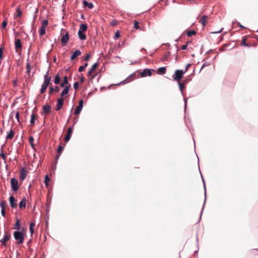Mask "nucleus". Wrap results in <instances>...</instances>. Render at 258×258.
Returning a JSON list of instances; mask_svg holds the SVG:
<instances>
[{
  "label": "nucleus",
  "instance_id": "680f3d73",
  "mask_svg": "<svg viewBox=\"0 0 258 258\" xmlns=\"http://www.w3.org/2000/svg\"><path fill=\"white\" fill-rule=\"evenodd\" d=\"M85 68H86L88 66V63H86L84 66H83Z\"/></svg>",
  "mask_w": 258,
  "mask_h": 258
},
{
  "label": "nucleus",
  "instance_id": "e2e57ef3",
  "mask_svg": "<svg viewBox=\"0 0 258 258\" xmlns=\"http://www.w3.org/2000/svg\"><path fill=\"white\" fill-rule=\"evenodd\" d=\"M167 55H165L164 58L163 59V60H165L167 59Z\"/></svg>",
  "mask_w": 258,
  "mask_h": 258
},
{
  "label": "nucleus",
  "instance_id": "c85d7f7f",
  "mask_svg": "<svg viewBox=\"0 0 258 258\" xmlns=\"http://www.w3.org/2000/svg\"><path fill=\"white\" fill-rule=\"evenodd\" d=\"M26 207V199H23L19 203L20 208H25Z\"/></svg>",
  "mask_w": 258,
  "mask_h": 258
},
{
  "label": "nucleus",
  "instance_id": "ea45409f",
  "mask_svg": "<svg viewBox=\"0 0 258 258\" xmlns=\"http://www.w3.org/2000/svg\"><path fill=\"white\" fill-rule=\"evenodd\" d=\"M50 181V179L48 175H46L45 177V183L46 186L48 185V182Z\"/></svg>",
  "mask_w": 258,
  "mask_h": 258
},
{
  "label": "nucleus",
  "instance_id": "f3484780",
  "mask_svg": "<svg viewBox=\"0 0 258 258\" xmlns=\"http://www.w3.org/2000/svg\"><path fill=\"white\" fill-rule=\"evenodd\" d=\"M9 201L10 206L12 208H14L17 207V204H16V200L13 196H10L9 198Z\"/></svg>",
  "mask_w": 258,
  "mask_h": 258
},
{
  "label": "nucleus",
  "instance_id": "5fc2aeb1",
  "mask_svg": "<svg viewBox=\"0 0 258 258\" xmlns=\"http://www.w3.org/2000/svg\"><path fill=\"white\" fill-rule=\"evenodd\" d=\"M187 45L186 44H184L181 46V49L185 50L187 48Z\"/></svg>",
  "mask_w": 258,
  "mask_h": 258
},
{
  "label": "nucleus",
  "instance_id": "4c0bfd02",
  "mask_svg": "<svg viewBox=\"0 0 258 258\" xmlns=\"http://www.w3.org/2000/svg\"><path fill=\"white\" fill-rule=\"evenodd\" d=\"M246 39L245 38H244L242 39L241 45L242 46H249V45L246 43Z\"/></svg>",
  "mask_w": 258,
  "mask_h": 258
},
{
  "label": "nucleus",
  "instance_id": "09e8293b",
  "mask_svg": "<svg viewBox=\"0 0 258 258\" xmlns=\"http://www.w3.org/2000/svg\"><path fill=\"white\" fill-rule=\"evenodd\" d=\"M54 91V88L52 87H50L49 90V94H51Z\"/></svg>",
  "mask_w": 258,
  "mask_h": 258
},
{
  "label": "nucleus",
  "instance_id": "f704fd0d",
  "mask_svg": "<svg viewBox=\"0 0 258 258\" xmlns=\"http://www.w3.org/2000/svg\"><path fill=\"white\" fill-rule=\"evenodd\" d=\"M4 49V48L3 47L0 48V63H1L2 60L4 58V56H3Z\"/></svg>",
  "mask_w": 258,
  "mask_h": 258
},
{
  "label": "nucleus",
  "instance_id": "bf43d9fd",
  "mask_svg": "<svg viewBox=\"0 0 258 258\" xmlns=\"http://www.w3.org/2000/svg\"><path fill=\"white\" fill-rule=\"evenodd\" d=\"M13 84L14 85H17V81L16 80H15L13 81Z\"/></svg>",
  "mask_w": 258,
  "mask_h": 258
},
{
  "label": "nucleus",
  "instance_id": "cd10ccee",
  "mask_svg": "<svg viewBox=\"0 0 258 258\" xmlns=\"http://www.w3.org/2000/svg\"><path fill=\"white\" fill-rule=\"evenodd\" d=\"M63 149V147L60 145L59 146L58 149H57V155L56 156V159H57L59 158V155L61 153L62 150Z\"/></svg>",
  "mask_w": 258,
  "mask_h": 258
},
{
  "label": "nucleus",
  "instance_id": "3c124183",
  "mask_svg": "<svg viewBox=\"0 0 258 258\" xmlns=\"http://www.w3.org/2000/svg\"><path fill=\"white\" fill-rule=\"evenodd\" d=\"M0 156L4 159L5 160L6 159V155L5 154L2 153L0 155Z\"/></svg>",
  "mask_w": 258,
  "mask_h": 258
},
{
  "label": "nucleus",
  "instance_id": "49530a36",
  "mask_svg": "<svg viewBox=\"0 0 258 258\" xmlns=\"http://www.w3.org/2000/svg\"><path fill=\"white\" fill-rule=\"evenodd\" d=\"M15 115H16V118H17V121H18V122H20V119H19V116H19V112H18V111H17V112H16Z\"/></svg>",
  "mask_w": 258,
  "mask_h": 258
},
{
  "label": "nucleus",
  "instance_id": "9b49d317",
  "mask_svg": "<svg viewBox=\"0 0 258 258\" xmlns=\"http://www.w3.org/2000/svg\"><path fill=\"white\" fill-rule=\"evenodd\" d=\"M63 99L62 98H58L57 100V104L55 110L56 111L59 110L63 106Z\"/></svg>",
  "mask_w": 258,
  "mask_h": 258
},
{
  "label": "nucleus",
  "instance_id": "393cba45",
  "mask_svg": "<svg viewBox=\"0 0 258 258\" xmlns=\"http://www.w3.org/2000/svg\"><path fill=\"white\" fill-rule=\"evenodd\" d=\"M37 118V114L32 113L31 116L30 123L31 125H33L35 123V120Z\"/></svg>",
  "mask_w": 258,
  "mask_h": 258
},
{
  "label": "nucleus",
  "instance_id": "f03ea898",
  "mask_svg": "<svg viewBox=\"0 0 258 258\" xmlns=\"http://www.w3.org/2000/svg\"><path fill=\"white\" fill-rule=\"evenodd\" d=\"M184 74L185 71H183V70H177L175 71L173 79L177 82H179Z\"/></svg>",
  "mask_w": 258,
  "mask_h": 258
},
{
  "label": "nucleus",
  "instance_id": "a18cd8bd",
  "mask_svg": "<svg viewBox=\"0 0 258 258\" xmlns=\"http://www.w3.org/2000/svg\"><path fill=\"white\" fill-rule=\"evenodd\" d=\"M78 86H79V83L78 82H75V83L74 84V88L75 89H77L78 88Z\"/></svg>",
  "mask_w": 258,
  "mask_h": 258
},
{
  "label": "nucleus",
  "instance_id": "2f4dec72",
  "mask_svg": "<svg viewBox=\"0 0 258 258\" xmlns=\"http://www.w3.org/2000/svg\"><path fill=\"white\" fill-rule=\"evenodd\" d=\"M35 223L31 222L30 225V232L31 235L34 232V227L35 226Z\"/></svg>",
  "mask_w": 258,
  "mask_h": 258
},
{
  "label": "nucleus",
  "instance_id": "052dcab7",
  "mask_svg": "<svg viewBox=\"0 0 258 258\" xmlns=\"http://www.w3.org/2000/svg\"><path fill=\"white\" fill-rule=\"evenodd\" d=\"M111 25L112 26H115L116 25V22H112Z\"/></svg>",
  "mask_w": 258,
  "mask_h": 258
},
{
  "label": "nucleus",
  "instance_id": "4d7b16f0",
  "mask_svg": "<svg viewBox=\"0 0 258 258\" xmlns=\"http://www.w3.org/2000/svg\"><path fill=\"white\" fill-rule=\"evenodd\" d=\"M223 30V28L221 29L219 31H214V32H212V33H220Z\"/></svg>",
  "mask_w": 258,
  "mask_h": 258
},
{
  "label": "nucleus",
  "instance_id": "a878e982",
  "mask_svg": "<svg viewBox=\"0 0 258 258\" xmlns=\"http://www.w3.org/2000/svg\"><path fill=\"white\" fill-rule=\"evenodd\" d=\"M87 25L86 24H81L80 25V29L79 30L85 32L87 29Z\"/></svg>",
  "mask_w": 258,
  "mask_h": 258
},
{
  "label": "nucleus",
  "instance_id": "f257e3e1",
  "mask_svg": "<svg viewBox=\"0 0 258 258\" xmlns=\"http://www.w3.org/2000/svg\"><path fill=\"white\" fill-rule=\"evenodd\" d=\"M14 237L18 244H22L24 240V236L23 232L16 231L14 232Z\"/></svg>",
  "mask_w": 258,
  "mask_h": 258
},
{
  "label": "nucleus",
  "instance_id": "39448f33",
  "mask_svg": "<svg viewBox=\"0 0 258 258\" xmlns=\"http://www.w3.org/2000/svg\"><path fill=\"white\" fill-rule=\"evenodd\" d=\"M48 22L47 20H44L42 21V26L39 30V35L40 36L44 35L45 33V29L48 25Z\"/></svg>",
  "mask_w": 258,
  "mask_h": 258
},
{
  "label": "nucleus",
  "instance_id": "0e129e2a",
  "mask_svg": "<svg viewBox=\"0 0 258 258\" xmlns=\"http://www.w3.org/2000/svg\"><path fill=\"white\" fill-rule=\"evenodd\" d=\"M64 31H65V30H64V29H61V34H62V32H64Z\"/></svg>",
  "mask_w": 258,
  "mask_h": 258
},
{
  "label": "nucleus",
  "instance_id": "72a5a7b5",
  "mask_svg": "<svg viewBox=\"0 0 258 258\" xmlns=\"http://www.w3.org/2000/svg\"><path fill=\"white\" fill-rule=\"evenodd\" d=\"M31 66L30 63L28 62V60H27V62L26 63V69H27V73L28 74V75L30 74V71H31Z\"/></svg>",
  "mask_w": 258,
  "mask_h": 258
},
{
  "label": "nucleus",
  "instance_id": "a211bd4d",
  "mask_svg": "<svg viewBox=\"0 0 258 258\" xmlns=\"http://www.w3.org/2000/svg\"><path fill=\"white\" fill-rule=\"evenodd\" d=\"M81 54V52L79 50H77L71 56V60H73L76 59L78 56Z\"/></svg>",
  "mask_w": 258,
  "mask_h": 258
},
{
  "label": "nucleus",
  "instance_id": "338daca9",
  "mask_svg": "<svg viewBox=\"0 0 258 258\" xmlns=\"http://www.w3.org/2000/svg\"><path fill=\"white\" fill-rule=\"evenodd\" d=\"M240 27L241 28H244V27H243V26H242V25H240Z\"/></svg>",
  "mask_w": 258,
  "mask_h": 258
},
{
  "label": "nucleus",
  "instance_id": "c756f323",
  "mask_svg": "<svg viewBox=\"0 0 258 258\" xmlns=\"http://www.w3.org/2000/svg\"><path fill=\"white\" fill-rule=\"evenodd\" d=\"M60 77L59 76L58 74H57L55 78H54V83L57 85L58 84L60 83Z\"/></svg>",
  "mask_w": 258,
  "mask_h": 258
},
{
  "label": "nucleus",
  "instance_id": "13d9d810",
  "mask_svg": "<svg viewBox=\"0 0 258 258\" xmlns=\"http://www.w3.org/2000/svg\"><path fill=\"white\" fill-rule=\"evenodd\" d=\"M84 80H85L84 77L82 76V77L81 78V79H80V82H81V83H84Z\"/></svg>",
  "mask_w": 258,
  "mask_h": 258
},
{
  "label": "nucleus",
  "instance_id": "bb28decb",
  "mask_svg": "<svg viewBox=\"0 0 258 258\" xmlns=\"http://www.w3.org/2000/svg\"><path fill=\"white\" fill-rule=\"evenodd\" d=\"M13 228L16 230H19L20 228V220L17 219L16 222L14 225Z\"/></svg>",
  "mask_w": 258,
  "mask_h": 258
},
{
  "label": "nucleus",
  "instance_id": "58836bf2",
  "mask_svg": "<svg viewBox=\"0 0 258 258\" xmlns=\"http://www.w3.org/2000/svg\"><path fill=\"white\" fill-rule=\"evenodd\" d=\"M16 12H17V17H20L22 15V12L19 8H18L17 9Z\"/></svg>",
  "mask_w": 258,
  "mask_h": 258
},
{
  "label": "nucleus",
  "instance_id": "7ed1b4c3",
  "mask_svg": "<svg viewBox=\"0 0 258 258\" xmlns=\"http://www.w3.org/2000/svg\"><path fill=\"white\" fill-rule=\"evenodd\" d=\"M15 50L16 52L18 53L19 54H20L22 51V43L21 40L19 38H16L15 40Z\"/></svg>",
  "mask_w": 258,
  "mask_h": 258
},
{
  "label": "nucleus",
  "instance_id": "dca6fc26",
  "mask_svg": "<svg viewBox=\"0 0 258 258\" xmlns=\"http://www.w3.org/2000/svg\"><path fill=\"white\" fill-rule=\"evenodd\" d=\"M48 72H47L46 74L44 75V82L43 84H45L46 85H49L50 84V80L51 79V77L49 76L48 75Z\"/></svg>",
  "mask_w": 258,
  "mask_h": 258
},
{
  "label": "nucleus",
  "instance_id": "c9c22d12",
  "mask_svg": "<svg viewBox=\"0 0 258 258\" xmlns=\"http://www.w3.org/2000/svg\"><path fill=\"white\" fill-rule=\"evenodd\" d=\"M179 83V88H180V90L181 91H182L183 89L185 87V84H186V82H182V83H180L179 82H178Z\"/></svg>",
  "mask_w": 258,
  "mask_h": 258
},
{
  "label": "nucleus",
  "instance_id": "0eeeda50",
  "mask_svg": "<svg viewBox=\"0 0 258 258\" xmlns=\"http://www.w3.org/2000/svg\"><path fill=\"white\" fill-rule=\"evenodd\" d=\"M69 40V33L68 32H66L65 33V34L62 35V36L61 38V39H60V41L62 44V45L63 46L66 45L68 43Z\"/></svg>",
  "mask_w": 258,
  "mask_h": 258
},
{
  "label": "nucleus",
  "instance_id": "37998d69",
  "mask_svg": "<svg viewBox=\"0 0 258 258\" xmlns=\"http://www.w3.org/2000/svg\"><path fill=\"white\" fill-rule=\"evenodd\" d=\"M7 25V20H4L2 23V28L5 29Z\"/></svg>",
  "mask_w": 258,
  "mask_h": 258
},
{
  "label": "nucleus",
  "instance_id": "603ef678",
  "mask_svg": "<svg viewBox=\"0 0 258 258\" xmlns=\"http://www.w3.org/2000/svg\"><path fill=\"white\" fill-rule=\"evenodd\" d=\"M54 88V92H58L59 91V89L58 86H55Z\"/></svg>",
  "mask_w": 258,
  "mask_h": 258
},
{
  "label": "nucleus",
  "instance_id": "2eb2a0df",
  "mask_svg": "<svg viewBox=\"0 0 258 258\" xmlns=\"http://www.w3.org/2000/svg\"><path fill=\"white\" fill-rule=\"evenodd\" d=\"M51 107L49 105H44L43 106V111H42V114H47L50 113V112L51 111Z\"/></svg>",
  "mask_w": 258,
  "mask_h": 258
},
{
  "label": "nucleus",
  "instance_id": "412c9836",
  "mask_svg": "<svg viewBox=\"0 0 258 258\" xmlns=\"http://www.w3.org/2000/svg\"><path fill=\"white\" fill-rule=\"evenodd\" d=\"M208 19V16H203L200 19V22L202 23L203 26H205L207 23V21Z\"/></svg>",
  "mask_w": 258,
  "mask_h": 258
},
{
  "label": "nucleus",
  "instance_id": "79ce46f5",
  "mask_svg": "<svg viewBox=\"0 0 258 258\" xmlns=\"http://www.w3.org/2000/svg\"><path fill=\"white\" fill-rule=\"evenodd\" d=\"M5 205L6 203L5 202L2 201L0 203V206L2 209H5Z\"/></svg>",
  "mask_w": 258,
  "mask_h": 258
},
{
  "label": "nucleus",
  "instance_id": "ddd939ff",
  "mask_svg": "<svg viewBox=\"0 0 258 258\" xmlns=\"http://www.w3.org/2000/svg\"><path fill=\"white\" fill-rule=\"evenodd\" d=\"M11 238V235L10 234H5L4 236V238L3 239L0 240V242L2 243L3 245H4L5 246H6L7 242Z\"/></svg>",
  "mask_w": 258,
  "mask_h": 258
},
{
  "label": "nucleus",
  "instance_id": "a19ab883",
  "mask_svg": "<svg viewBox=\"0 0 258 258\" xmlns=\"http://www.w3.org/2000/svg\"><path fill=\"white\" fill-rule=\"evenodd\" d=\"M134 28L136 29H140L139 23L137 21L134 22Z\"/></svg>",
  "mask_w": 258,
  "mask_h": 258
},
{
  "label": "nucleus",
  "instance_id": "5701e85b",
  "mask_svg": "<svg viewBox=\"0 0 258 258\" xmlns=\"http://www.w3.org/2000/svg\"><path fill=\"white\" fill-rule=\"evenodd\" d=\"M68 84L69 82L68 80V77L67 76H64L63 77V82L61 83H60V86L61 87H64L66 85H67Z\"/></svg>",
  "mask_w": 258,
  "mask_h": 258
},
{
  "label": "nucleus",
  "instance_id": "69168bd1",
  "mask_svg": "<svg viewBox=\"0 0 258 258\" xmlns=\"http://www.w3.org/2000/svg\"><path fill=\"white\" fill-rule=\"evenodd\" d=\"M204 67H205V64H204L202 66L201 69H203Z\"/></svg>",
  "mask_w": 258,
  "mask_h": 258
},
{
  "label": "nucleus",
  "instance_id": "b1692460",
  "mask_svg": "<svg viewBox=\"0 0 258 258\" xmlns=\"http://www.w3.org/2000/svg\"><path fill=\"white\" fill-rule=\"evenodd\" d=\"M166 69L165 67H161L157 70V73L163 75L166 73Z\"/></svg>",
  "mask_w": 258,
  "mask_h": 258
},
{
  "label": "nucleus",
  "instance_id": "f8f14e48",
  "mask_svg": "<svg viewBox=\"0 0 258 258\" xmlns=\"http://www.w3.org/2000/svg\"><path fill=\"white\" fill-rule=\"evenodd\" d=\"M140 75L142 77L151 76L152 75V72L150 70L148 69H146L140 73Z\"/></svg>",
  "mask_w": 258,
  "mask_h": 258
},
{
  "label": "nucleus",
  "instance_id": "473e14b6",
  "mask_svg": "<svg viewBox=\"0 0 258 258\" xmlns=\"http://www.w3.org/2000/svg\"><path fill=\"white\" fill-rule=\"evenodd\" d=\"M29 142L31 145V146L32 147V148L33 149H34V147H35V144L33 143V142H34V138L33 137L31 136L30 137L29 139Z\"/></svg>",
  "mask_w": 258,
  "mask_h": 258
},
{
  "label": "nucleus",
  "instance_id": "1a4fd4ad",
  "mask_svg": "<svg viewBox=\"0 0 258 258\" xmlns=\"http://www.w3.org/2000/svg\"><path fill=\"white\" fill-rule=\"evenodd\" d=\"M20 172V179L21 180H24L27 175L28 172L24 167H23Z\"/></svg>",
  "mask_w": 258,
  "mask_h": 258
},
{
  "label": "nucleus",
  "instance_id": "7c9ffc66",
  "mask_svg": "<svg viewBox=\"0 0 258 258\" xmlns=\"http://www.w3.org/2000/svg\"><path fill=\"white\" fill-rule=\"evenodd\" d=\"M48 86V85L43 83L42 87H41V89L40 90V93L41 94H43L44 92H45Z\"/></svg>",
  "mask_w": 258,
  "mask_h": 258
},
{
  "label": "nucleus",
  "instance_id": "864d4df0",
  "mask_svg": "<svg viewBox=\"0 0 258 258\" xmlns=\"http://www.w3.org/2000/svg\"><path fill=\"white\" fill-rule=\"evenodd\" d=\"M2 215L3 217H5L6 215L5 209H2L1 211Z\"/></svg>",
  "mask_w": 258,
  "mask_h": 258
},
{
  "label": "nucleus",
  "instance_id": "6e6d98bb",
  "mask_svg": "<svg viewBox=\"0 0 258 258\" xmlns=\"http://www.w3.org/2000/svg\"><path fill=\"white\" fill-rule=\"evenodd\" d=\"M191 66L190 64H187L186 66L185 69L184 71H185V73L187 72L188 69L189 68V67Z\"/></svg>",
  "mask_w": 258,
  "mask_h": 258
},
{
  "label": "nucleus",
  "instance_id": "9d476101",
  "mask_svg": "<svg viewBox=\"0 0 258 258\" xmlns=\"http://www.w3.org/2000/svg\"><path fill=\"white\" fill-rule=\"evenodd\" d=\"M72 133L73 127H70L67 130V135H66L64 138L65 142H67L70 140Z\"/></svg>",
  "mask_w": 258,
  "mask_h": 258
},
{
  "label": "nucleus",
  "instance_id": "6e6552de",
  "mask_svg": "<svg viewBox=\"0 0 258 258\" xmlns=\"http://www.w3.org/2000/svg\"><path fill=\"white\" fill-rule=\"evenodd\" d=\"M83 106V100H81L79 101V105L76 107V108L75 110L74 114L75 115L79 114L80 113L82 109Z\"/></svg>",
  "mask_w": 258,
  "mask_h": 258
},
{
  "label": "nucleus",
  "instance_id": "e433bc0d",
  "mask_svg": "<svg viewBox=\"0 0 258 258\" xmlns=\"http://www.w3.org/2000/svg\"><path fill=\"white\" fill-rule=\"evenodd\" d=\"M196 34V32L194 30H191V31H189L187 33V35L189 37H191L193 35H195V34Z\"/></svg>",
  "mask_w": 258,
  "mask_h": 258
},
{
  "label": "nucleus",
  "instance_id": "6ab92c4d",
  "mask_svg": "<svg viewBox=\"0 0 258 258\" xmlns=\"http://www.w3.org/2000/svg\"><path fill=\"white\" fill-rule=\"evenodd\" d=\"M84 32L81 31L80 30L78 31V35L79 38L81 40H84L86 39V36L85 34L84 33Z\"/></svg>",
  "mask_w": 258,
  "mask_h": 258
},
{
  "label": "nucleus",
  "instance_id": "20e7f679",
  "mask_svg": "<svg viewBox=\"0 0 258 258\" xmlns=\"http://www.w3.org/2000/svg\"><path fill=\"white\" fill-rule=\"evenodd\" d=\"M98 63H95L92 66V68L88 71L87 75L88 76H91V79H93L96 76L97 74L93 75V73L95 72V71L98 67Z\"/></svg>",
  "mask_w": 258,
  "mask_h": 258
},
{
  "label": "nucleus",
  "instance_id": "774afa93",
  "mask_svg": "<svg viewBox=\"0 0 258 258\" xmlns=\"http://www.w3.org/2000/svg\"><path fill=\"white\" fill-rule=\"evenodd\" d=\"M121 83H123V82H121V83H118V84H117V85H120V84H121Z\"/></svg>",
  "mask_w": 258,
  "mask_h": 258
},
{
  "label": "nucleus",
  "instance_id": "4be33fe9",
  "mask_svg": "<svg viewBox=\"0 0 258 258\" xmlns=\"http://www.w3.org/2000/svg\"><path fill=\"white\" fill-rule=\"evenodd\" d=\"M14 132L13 130H11L8 134L7 137H6V139L7 140H11V139H12L14 137Z\"/></svg>",
  "mask_w": 258,
  "mask_h": 258
},
{
  "label": "nucleus",
  "instance_id": "de8ad7c7",
  "mask_svg": "<svg viewBox=\"0 0 258 258\" xmlns=\"http://www.w3.org/2000/svg\"><path fill=\"white\" fill-rule=\"evenodd\" d=\"M120 34H119V32H118V31H117V32L115 33V36H114V37H115V39H118L119 37H120Z\"/></svg>",
  "mask_w": 258,
  "mask_h": 258
},
{
  "label": "nucleus",
  "instance_id": "aec40b11",
  "mask_svg": "<svg viewBox=\"0 0 258 258\" xmlns=\"http://www.w3.org/2000/svg\"><path fill=\"white\" fill-rule=\"evenodd\" d=\"M83 4L85 8H88L89 9H91L93 8V5L92 3H89L86 1H83Z\"/></svg>",
  "mask_w": 258,
  "mask_h": 258
},
{
  "label": "nucleus",
  "instance_id": "8fccbe9b",
  "mask_svg": "<svg viewBox=\"0 0 258 258\" xmlns=\"http://www.w3.org/2000/svg\"><path fill=\"white\" fill-rule=\"evenodd\" d=\"M85 68L83 66H80L79 68V72H82L85 70Z\"/></svg>",
  "mask_w": 258,
  "mask_h": 258
},
{
  "label": "nucleus",
  "instance_id": "c03bdc74",
  "mask_svg": "<svg viewBox=\"0 0 258 258\" xmlns=\"http://www.w3.org/2000/svg\"><path fill=\"white\" fill-rule=\"evenodd\" d=\"M90 57L91 56L90 55V54H87L84 59L85 61H88L90 59Z\"/></svg>",
  "mask_w": 258,
  "mask_h": 258
},
{
  "label": "nucleus",
  "instance_id": "423d86ee",
  "mask_svg": "<svg viewBox=\"0 0 258 258\" xmlns=\"http://www.w3.org/2000/svg\"><path fill=\"white\" fill-rule=\"evenodd\" d=\"M11 185L12 189L17 191L19 189L18 181L15 178H12L11 180Z\"/></svg>",
  "mask_w": 258,
  "mask_h": 258
},
{
  "label": "nucleus",
  "instance_id": "4468645a",
  "mask_svg": "<svg viewBox=\"0 0 258 258\" xmlns=\"http://www.w3.org/2000/svg\"><path fill=\"white\" fill-rule=\"evenodd\" d=\"M70 88H71L70 84L69 86H67L64 87V88L63 89V90H62V91L61 92V93L60 94V96L61 98L64 97L66 95H67L68 94Z\"/></svg>",
  "mask_w": 258,
  "mask_h": 258
}]
</instances>
